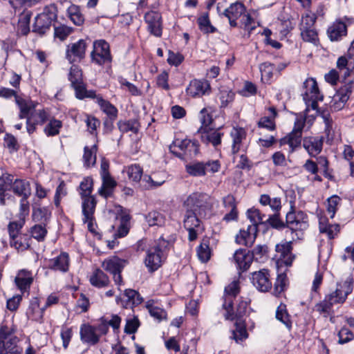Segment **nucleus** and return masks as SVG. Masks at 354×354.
Here are the masks:
<instances>
[{"instance_id": "obj_19", "label": "nucleus", "mask_w": 354, "mask_h": 354, "mask_svg": "<svg viewBox=\"0 0 354 354\" xmlns=\"http://www.w3.org/2000/svg\"><path fill=\"white\" fill-rule=\"evenodd\" d=\"M245 12V8L241 3H232L224 11V15L228 18L230 24L232 27L237 26L236 19L241 17Z\"/></svg>"}, {"instance_id": "obj_28", "label": "nucleus", "mask_w": 354, "mask_h": 354, "mask_svg": "<svg viewBox=\"0 0 354 354\" xmlns=\"http://www.w3.org/2000/svg\"><path fill=\"white\" fill-rule=\"evenodd\" d=\"M10 244L18 251H24L30 247V237L26 234H17L10 237Z\"/></svg>"}, {"instance_id": "obj_42", "label": "nucleus", "mask_w": 354, "mask_h": 354, "mask_svg": "<svg viewBox=\"0 0 354 354\" xmlns=\"http://www.w3.org/2000/svg\"><path fill=\"white\" fill-rule=\"evenodd\" d=\"M286 223L292 230H302L307 227V223L297 219L295 213L289 212L286 215Z\"/></svg>"}, {"instance_id": "obj_64", "label": "nucleus", "mask_w": 354, "mask_h": 354, "mask_svg": "<svg viewBox=\"0 0 354 354\" xmlns=\"http://www.w3.org/2000/svg\"><path fill=\"white\" fill-rule=\"evenodd\" d=\"M302 39L306 42L315 44L317 41V32L314 28L299 29Z\"/></svg>"}, {"instance_id": "obj_23", "label": "nucleus", "mask_w": 354, "mask_h": 354, "mask_svg": "<svg viewBox=\"0 0 354 354\" xmlns=\"http://www.w3.org/2000/svg\"><path fill=\"white\" fill-rule=\"evenodd\" d=\"M127 264V260L120 259L118 257H112L105 259L102 262V266L106 271L113 274L117 272H121Z\"/></svg>"}, {"instance_id": "obj_43", "label": "nucleus", "mask_w": 354, "mask_h": 354, "mask_svg": "<svg viewBox=\"0 0 354 354\" xmlns=\"http://www.w3.org/2000/svg\"><path fill=\"white\" fill-rule=\"evenodd\" d=\"M186 171L192 176H205L203 161L192 162L185 166Z\"/></svg>"}, {"instance_id": "obj_48", "label": "nucleus", "mask_w": 354, "mask_h": 354, "mask_svg": "<svg viewBox=\"0 0 354 354\" xmlns=\"http://www.w3.org/2000/svg\"><path fill=\"white\" fill-rule=\"evenodd\" d=\"M46 225L45 224L40 223L33 225L30 230L31 236L38 241H44L47 234Z\"/></svg>"}, {"instance_id": "obj_53", "label": "nucleus", "mask_w": 354, "mask_h": 354, "mask_svg": "<svg viewBox=\"0 0 354 354\" xmlns=\"http://www.w3.org/2000/svg\"><path fill=\"white\" fill-rule=\"evenodd\" d=\"M118 125L120 131L122 133L131 131L136 133L139 130L138 123L136 120L119 121Z\"/></svg>"}, {"instance_id": "obj_38", "label": "nucleus", "mask_w": 354, "mask_h": 354, "mask_svg": "<svg viewBox=\"0 0 354 354\" xmlns=\"http://www.w3.org/2000/svg\"><path fill=\"white\" fill-rule=\"evenodd\" d=\"M337 67L341 75L346 78L350 76L351 73L354 69V64L351 61H348L345 57H340L337 62Z\"/></svg>"}, {"instance_id": "obj_35", "label": "nucleus", "mask_w": 354, "mask_h": 354, "mask_svg": "<svg viewBox=\"0 0 354 354\" xmlns=\"http://www.w3.org/2000/svg\"><path fill=\"white\" fill-rule=\"evenodd\" d=\"M57 9L54 5L46 6L42 13L38 15L37 24H40L41 20H46V27H50L53 20L57 18Z\"/></svg>"}, {"instance_id": "obj_47", "label": "nucleus", "mask_w": 354, "mask_h": 354, "mask_svg": "<svg viewBox=\"0 0 354 354\" xmlns=\"http://www.w3.org/2000/svg\"><path fill=\"white\" fill-rule=\"evenodd\" d=\"M146 221L150 226H161L165 222V217L160 212L153 211L146 216Z\"/></svg>"}, {"instance_id": "obj_46", "label": "nucleus", "mask_w": 354, "mask_h": 354, "mask_svg": "<svg viewBox=\"0 0 354 354\" xmlns=\"http://www.w3.org/2000/svg\"><path fill=\"white\" fill-rule=\"evenodd\" d=\"M301 136L299 133L292 131L287 138L281 140V144L288 143L291 151H293L297 147L300 146L301 141Z\"/></svg>"}, {"instance_id": "obj_52", "label": "nucleus", "mask_w": 354, "mask_h": 354, "mask_svg": "<svg viewBox=\"0 0 354 354\" xmlns=\"http://www.w3.org/2000/svg\"><path fill=\"white\" fill-rule=\"evenodd\" d=\"M68 13L71 20L76 26H81L84 21V18L78 7L72 6L68 8Z\"/></svg>"}, {"instance_id": "obj_3", "label": "nucleus", "mask_w": 354, "mask_h": 354, "mask_svg": "<svg viewBox=\"0 0 354 354\" xmlns=\"http://www.w3.org/2000/svg\"><path fill=\"white\" fill-rule=\"evenodd\" d=\"M167 245V243L165 240L160 239L153 243L147 250L145 264L149 271L153 272L161 266L162 262V249Z\"/></svg>"}, {"instance_id": "obj_5", "label": "nucleus", "mask_w": 354, "mask_h": 354, "mask_svg": "<svg viewBox=\"0 0 354 354\" xmlns=\"http://www.w3.org/2000/svg\"><path fill=\"white\" fill-rule=\"evenodd\" d=\"M353 291V279L349 278L344 282L337 283L336 289L325 296V298L333 306L343 304L348 295Z\"/></svg>"}, {"instance_id": "obj_12", "label": "nucleus", "mask_w": 354, "mask_h": 354, "mask_svg": "<svg viewBox=\"0 0 354 354\" xmlns=\"http://www.w3.org/2000/svg\"><path fill=\"white\" fill-rule=\"evenodd\" d=\"M251 280L253 285L259 291L267 292L272 287L269 271L266 269H262L259 271L253 272Z\"/></svg>"}, {"instance_id": "obj_13", "label": "nucleus", "mask_w": 354, "mask_h": 354, "mask_svg": "<svg viewBox=\"0 0 354 354\" xmlns=\"http://www.w3.org/2000/svg\"><path fill=\"white\" fill-rule=\"evenodd\" d=\"M145 21L147 24V29L156 37L162 35L161 15L155 11H149L145 15Z\"/></svg>"}, {"instance_id": "obj_27", "label": "nucleus", "mask_w": 354, "mask_h": 354, "mask_svg": "<svg viewBox=\"0 0 354 354\" xmlns=\"http://www.w3.org/2000/svg\"><path fill=\"white\" fill-rule=\"evenodd\" d=\"M68 255L63 252L56 258L49 260L48 266L55 270L66 272L68 269Z\"/></svg>"}, {"instance_id": "obj_8", "label": "nucleus", "mask_w": 354, "mask_h": 354, "mask_svg": "<svg viewBox=\"0 0 354 354\" xmlns=\"http://www.w3.org/2000/svg\"><path fill=\"white\" fill-rule=\"evenodd\" d=\"M86 46L84 39L68 44L66 50V58L70 63L81 61L85 57Z\"/></svg>"}, {"instance_id": "obj_1", "label": "nucleus", "mask_w": 354, "mask_h": 354, "mask_svg": "<svg viewBox=\"0 0 354 354\" xmlns=\"http://www.w3.org/2000/svg\"><path fill=\"white\" fill-rule=\"evenodd\" d=\"M17 103L19 107V118H26V129L29 134H32L36 129V126L43 124L48 119L49 114L44 109H35L36 104L32 101L17 100Z\"/></svg>"}, {"instance_id": "obj_40", "label": "nucleus", "mask_w": 354, "mask_h": 354, "mask_svg": "<svg viewBox=\"0 0 354 354\" xmlns=\"http://www.w3.org/2000/svg\"><path fill=\"white\" fill-rule=\"evenodd\" d=\"M145 306L148 310L150 315L158 321H161L166 318V312L163 309L154 306L153 300H149L147 301Z\"/></svg>"}, {"instance_id": "obj_16", "label": "nucleus", "mask_w": 354, "mask_h": 354, "mask_svg": "<svg viewBox=\"0 0 354 354\" xmlns=\"http://www.w3.org/2000/svg\"><path fill=\"white\" fill-rule=\"evenodd\" d=\"M257 234V228L255 225H248L247 229H242L236 236V241L239 244L245 246H252L254 242Z\"/></svg>"}, {"instance_id": "obj_17", "label": "nucleus", "mask_w": 354, "mask_h": 354, "mask_svg": "<svg viewBox=\"0 0 354 354\" xmlns=\"http://www.w3.org/2000/svg\"><path fill=\"white\" fill-rule=\"evenodd\" d=\"M223 133L221 132L220 129L206 128L201 131V140L207 145H212L214 147L221 143V138Z\"/></svg>"}, {"instance_id": "obj_59", "label": "nucleus", "mask_w": 354, "mask_h": 354, "mask_svg": "<svg viewBox=\"0 0 354 354\" xmlns=\"http://www.w3.org/2000/svg\"><path fill=\"white\" fill-rule=\"evenodd\" d=\"M248 218L251 221L250 225H255L257 227L259 224L264 223V215L260 213V211L257 209H250L247 212Z\"/></svg>"}, {"instance_id": "obj_9", "label": "nucleus", "mask_w": 354, "mask_h": 354, "mask_svg": "<svg viewBox=\"0 0 354 354\" xmlns=\"http://www.w3.org/2000/svg\"><path fill=\"white\" fill-rule=\"evenodd\" d=\"M239 291V283L234 281L225 288V299L223 304V308L226 310L225 318L227 320H234V316L232 311V297H235Z\"/></svg>"}, {"instance_id": "obj_54", "label": "nucleus", "mask_w": 354, "mask_h": 354, "mask_svg": "<svg viewBox=\"0 0 354 354\" xmlns=\"http://www.w3.org/2000/svg\"><path fill=\"white\" fill-rule=\"evenodd\" d=\"M189 140H175L172 144L169 145V151L174 154L176 156L181 158H183V152L185 151V147L184 144L185 145L186 141H189Z\"/></svg>"}, {"instance_id": "obj_41", "label": "nucleus", "mask_w": 354, "mask_h": 354, "mask_svg": "<svg viewBox=\"0 0 354 354\" xmlns=\"http://www.w3.org/2000/svg\"><path fill=\"white\" fill-rule=\"evenodd\" d=\"M62 127V122L60 120L51 118L44 127V132L47 136H55L59 133Z\"/></svg>"}, {"instance_id": "obj_6", "label": "nucleus", "mask_w": 354, "mask_h": 354, "mask_svg": "<svg viewBox=\"0 0 354 354\" xmlns=\"http://www.w3.org/2000/svg\"><path fill=\"white\" fill-rule=\"evenodd\" d=\"M91 57L92 61L98 65L111 62V55L109 44L103 39L95 41Z\"/></svg>"}, {"instance_id": "obj_15", "label": "nucleus", "mask_w": 354, "mask_h": 354, "mask_svg": "<svg viewBox=\"0 0 354 354\" xmlns=\"http://www.w3.org/2000/svg\"><path fill=\"white\" fill-rule=\"evenodd\" d=\"M292 243L285 241L276 245V258L286 266H289L292 264L295 256L292 254Z\"/></svg>"}, {"instance_id": "obj_7", "label": "nucleus", "mask_w": 354, "mask_h": 354, "mask_svg": "<svg viewBox=\"0 0 354 354\" xmlns=\"http://www.w3.org/2000/svg\"><path fill=\"white\" fill-rule=\"evenodd\" d=\"M209 199V197L206 194L194 192L186 198L183 203V207L185 209H191L201 214V211L207 207Z\"/></svg>"}, {"instance_id": "obj_11", "label": "nucleus", "mask_w": 354, "mask_h": 354, "mask_svg": "<svg viewBox=\"0 0 354 354\" xmlns=\"http://www.w3.org/2000/svg\"><path fill=\"white\" fill-rule=\"evenodd\" d=\"M210 91V84L205 80H193L186 88L187 94L193 97L208 95Z\"/></svg>"}, {"instance_id": "obj_33", "label": "nucleus", "mask_w": 354, "mask_h": 354, "mask_svg": "<svg viewBox=\"0 0 354 354\" xmlns=\"http://www.w3.org/2000/svg\"><path fill=\"white\" fill-rule=\"evenodd\" d=\"M18 288L21 290H26L28 288L32 282V274L26 270H21L18 272L15 279Z\"/></svg>"}, {"instance_id": "obj_25", "label": "nucleus", "mask_w": 354, "mask_h": 354, "mask_svg": "<svg viewBox=\"0 0 354 354\" xmlns=\"http://www.w3.org/2000/svg\"><path fill=\"white\" fill-rule=\"evenodd\" d=\"M13 181L14 178L10 174L4 173L0 176V204H6V198L9 196L6 192L12 188Z\"/></svg>"}, {"instance_id": "obj_14", "label": "nucleus", "mask_w": 354, "mask_h": 354, "mask_svg": "<svg viewBox=\"0 0 354 354\" xmlns=\"http://www.w3.org/2000/svg\"><path fill=\"white\" fill-rule=\"evenodd\" d=\"M346 21L350 23L351 19L344 17V20H336L327 30L328 35L331 41H338L347 32Z\"/></svg>"}, {"instance_id": "obj_10", "label": "nucleus", "mask_w": 354, "mask_h": 354, "mask_svg": "<svg viewBox=\"0 0 354 354\" xmlns=\"http://www.w3.org/2000/svg\"><path fill=\"white\" fill-rule=\"evenodd\" d=\"M82 198V213L84 215L83 221L88 225V230L93 232L94 212L95 209L96 201L93 196L84 197Z\"/></svg>"}, {"instance_id": "obj_2", "label": "nucleus", "mask_w": 354, "mask_h": 354, "mask_svg": "<svg viewBox=\"0 0 354 354\" xmlns=\"http://www.w3.org/2000/svg\"><path fill=\"white\" fill-rule=\"evenodd\" d=\"M304 92L303 100L305 102L306 108L305 109L306 114L313 110L317 112V102L323 100V95L320 93L317 83L314 78H308L304 82L303 85Z\"/></svg>"}, {"instance_id": "obj_32", "label": "nucleus", "mask_w": 354, "mask_h": 354, "mask_svg": "<svg viewBox=\"0 0 354 354\" xmlns=\"http://www.w3.org/2000/svg\"><path fill=\"white\" fill-rule=\"evenodd\" d=\"M92 286L101 288L109 286L110 281L108 276L100 269H96L90 277Z\"/></svg>"}, {"instance_id": "obj_24", "label": "nucleus", "mask_w": 354, "mask_h": 354, "mask_svg": "<svg viewBox=\"0 0 354 354\" xmlns=\"http://www.w3.org/2000/svg\"><path fill=\"white\" fill-rule=\"evenodd\" d=\"M95 99L102 111L107 115L111 120H114L116 119L118 116V109L113 104L104 100L100 95H97Z\"/></svg>"}, {"instance_id": "obj_58", "label": "nucleus", "mask_w": 354, "mask_h": 354, "mask_svg": "<svg viewBox=\"0 0 354 354\" xmlns=\"http://www.w3.org/2000/svg\"><path fill=\"white\" fill-rule=\"evenodd\" d=\"M315 21V15L311 12H306L301 17L299 29L313 28Z\"/></svg>"}, {"instance_id": "obj_4", "label": "nucleus", "mask_w": 354, "mask_h": 354, "mask_svg": "<svg viewBox=\"0 0 354 354\" xmlns=\"http://www.w3.org/2000/svg\"><path fill=\"white\" fill-rule=\"evenodd\" d=\"M18 342L19 339L8 327H1L0 354H22V348L18 346Z\"/></svg>"}, {"instance_id": "obj_57", "label": "nucleus", "mask_w": 354, "mask_h": 354, "mask_svg": "<svg viewBox=\"0 0 354 354\" xmlns=\"http://www.w3.org/2000/svg\"><path fill=\"white\" fill-rule=\"evenodd\" d=\"M348 100V97L347 95L337 91L336 94L333 96L331 106L335 111L341 110L344 106Z\"/></svg>"}, {"instance_id": "obj_50", "label": "nucleus", "mask_w": 354, "mask_h": 354, "mask_svg": "<svg viewBox=\"0 0 354 354\" xmlns=\"http://www.w3.org/2000/svg\"><path fill=\"white\" fill-rule=\"evenodd\" d=\"M342 199L337 195H333L327 199L326 210L331 218H334Z\"/></svg>"}, {"instance_id": "obj_31", "label": "nucleus", "mask_w": 354, "mask_h": 354, "mask_svg": "<svg viewBox=\"0 0 354 354\" xmlns=\"http://www.w3.org/2000/svg\"><path fill=\"white\" fill-rule=\"evenodd\" d=\"M268 111L270 113V115L261 118L258 122V127L269 131H274L276 127L274 119L277 116V112L274 106L269 107Z\"/></svg>"}, {"instance_id": "obj_55", "label": "nucleus", "mask_w": 354, "mask_h": 354, "mask_svg": "<svg viewBox=\"0 0 354 354\" xmlns=\"http://www.w3.org/2000/svg\"><path fill=\"white\" fill-rule=\"evenodd\" d=\"M96 146L93 145L92 148L89 149L87 147H84V153L83 156V159L84 161V165L89 167L95 165L96 161Z\"/></svg>"}, {"instance_id": "obj_30", "label": "nucleus", "mask_w": 354, "mask_h": 354, "mask_svg": "<svg viewBox=\"0 0 354 354\" xmlns=\"http://www.w3.org/2000/svg\"><path fill=\"white\" fill-rule=\"evenodd\" d=\"M319 228L321 233L326 234L329 239H333L339 232L338 224H330L325 217L319 218Z\"/></svg>"}, {"instance_id": "obj_51", "label": "nucleus", "mask_w": 354, "mask_h": 354, "mask_svg": "<svg viewBox=\"0 0 354 354\" xmlns=\"http://www.w3.org/2000/svg\"><path fill=\"white\" fill-rule=\"evenodd\" d=\"M333 305L326 299L315 304L314 310L322 315L324 317L330 315Z\"/></svg>"}, {"instance_id": "obj_20", "label": "nucleus", "mask_w": 354, "mask_h": 354, "mask_svg": "<svg viewBox=\"0 0 354 354\" xmlns=\"http://www.w3.org/2000/svg\"><path fill=\"white\" fill-rule=\"evenodd\" d=\"M237 268L241 271L247 270L252 262V255L245 250H237L233 257Z\"/></svg>"}, {"instance_id": "obj_37", "label": "nucleus", "mask_w": 354, "mask_h": 354, "mask_svg": "<svg viewBox=\"0 0 354 354\" xmlns=\"http://www.w3.org/2000/svg\"><path fill=\"white\" fill-rule=\"evenodd\" d=\"M197 214L198 212H194L193 210L185 209V213L184 216V227L187 230H192L193 228L200 227V220L198 219Z\"/></svg>"}, {"instance_id": "obj_45", "label": "nucleus", "mask_w": 354, "mask_h": 354, "mask_svg": "<svg viewBox=\"0 0 354 354\" xmlns=\"http://www.w3.org/2000/svg\"><path fill=\"white\" fill-rule=\"evenodd\" d=\"M71 85L75 89V95L78 99H83L84 97L95 98L97 96L94 91H86L82 81L77 82V84H72Z\"/></svg>"}, {"instance_id": "obj_39", "label": "nucleus", "mask_w": 354, "mask_h": 354, "mask_svg": "<svg viewBox=\"0 0 354 354\" xmlns=\"http://www.w3.org/2000/svg\"><path fill=\"white\" fill-rule=\"evenodd\" d=\"M32 217L34 221L46 225L50 217V212L46 207L35 208L32 211Z\"/></svg>"}, {"instance_id": "obj_61", "label": "nucleus", "mask_w": 354, "mask_h": 354, "mask_svg": "<svg viewBox=\"0 0 354 354\" xmlns=\"http://www.w3.org/2000/svg\"><path fill=\"white\" fill-rule=\"evenodd\" d=\"M127 173L129 179L138 182L142 175V169L138 165H132L127 167Z\"/></svg>"}, {"instance_id": "obj_63", "label": "nucleus", "mask_w": 354, "mask_h": 354, "mask_svg": "<svg viewBox=\"0 0 354 354\" xmlns=\"http://www.w3.org/2000/svg\"><path fill=\"white\" fill-rule=\"evenodd\" d=\"M259 70L261 73L262 80H265L266 82H268L272 77L274 66L270 62H264L260 64Z\"/></svg>"}, {"instance_id": "obj_56", "label": "nucleus", "mask_w": 354, "mask_h": 354, "mask_svg": "<svg viewBox=\"0 0 354 354\" xmlns=\"http://www.w3.org/2000/svg\"><path fill=\"white\" fill-rule=\"evenodd\" d=\"M198 24L200 30L205 33L214 32L216 31V28L210 24L207 13L203 14L198 19Z\"/></svg>"}, {"instance_id": "obj_29", "label": "nucleus", "mask_w": 354, "mask_h": 354, "mask_svg": "<svg viewBox=\"0 0 354 354\" xmlns=\"http://www.w3.org/2000/svg\"><path fill=\"white\" fill-rule=\"evenodd\" d=\"M80 337L82 342L95 344L99 341V336L96 334L95 328L90 326L84 324L80 328Z\"/></svg>"}, {"instance_id": "obj_22", "label": "nucleus", "mask_w": 354, "mask_h": 354, "mask_svg": "<svg viewBox=\"0 0 354 354\" xmlns=\"http://www.w3.org/2000/svg\"><path fill=\"white\" fill-rule=\"evenodd\" d=\"M118 304L121 302V304L126 308H132L133 306H137L141 304L143 301L142 297L136 290L133 289H127L124 293L123 299L117 298Z\"/></svg>"}, {"instance_id": "obj_18", "label": "nucleus", "mask_w": 354, "mask_h": 354, "mask_svg": "<svg viewBox=\"0 0 354 354\" xmlns=\"http://www.w3.org/2000/svg\"><path fill=\"white\" fill-rule=\"evenodd\" d=\"M246 131L242 127H233L230 131L232 139V152L238 153L243 146V142L246 139Z\"/></svg>"}, {"instance_id": "obj_44", "label": "nucleus", "mask_w": 354, "mask_h": 354, "mask_svg": "<svg viewBox=\"0 0 354 354\" xmlns=\"http://www.w3.org/2000/svg\"><path fill=\"white\" fill-rule=\"evenodd\" d=\"M184 146L185 149L183 153H182L183 158H181V159L193 158L198 153L199 146L197 142L189 140L185 142Z\"/></svg>"}, {"instance_id": "obj_26", "label": "nucleus", "mask_w": 354, "mask_h": 354, "mask_svg": "<svg viewBox=\"0 0 354 354\" xmlns=\"http://www.w3.org/2000/svg\"><path fill=\"white\" fill-rule=\"evenodd\" d=\"M12 192L22 198H29L31 194L30 185L28 181L15 179L12 185Z\"/></svg>"}, {"instance_id": "obj_62", "label": "nucleus", "mask_w": 354, "mask_h": 354, "mask_svg": "<svg viewBox=\"0 0 354 354\" xmlns=\"http://www.w3.org/2000/svg\"><path fill=\"white\" fill-rule=\"evenodd\" d=\"M197 254L202 262H207L210 259L211 252L207 241H203L198 247Z\"/></svg>"}, {"instance_id": "obj_21", "label": "nucleus", "mask_w": 354, "mask_h": 354, "mask_svg": "<svg viewBox=\"0 0 354 354\" xmlns=\"http://www.w3.org/2000/svg\"><path fill=\"white\" fill-rule=\"evenodd\" d=\"M303 146L311 156H316L322 150V137H306L304 138Z\"/></svg>"}, {"instance_id": "obj_34", "label": "nucleus", "mask_w": 354, "mask_h": 354, "mask_svg": "<svg viewBox=\"0 0 354 354\" xmlns=\"http://www.w3.org/2000/svg\"><path fill=\"white\" fill-rule=\"evenodd\" d=\"M102 185L98 192L100 196L107 198L111 196L113 189L116 186V182L111 177L110 174L101 176Z\"/></svg>"}, {"instance_id": "obj_60", "label": "nucleus", "mask_w": 354, "mask_h": 354, "mask_svg": "<svg viewBox=\"0 0 354 354\" xmlns=\"http://www.w3.org/2000/svg\"><path fill=\"white\" fill-rule=\"evenodd\" d=\"M205 176L207 174H214L218 172L221 169V162L218 160H209L203 162Z\"/></svg>"}, {"instance_id": "obj_49", "label": "nucleus", "mask_w": 354, "mask_h": 354, "mask_svg": "<svg viewBox=\"0 0 354 354\" xmlns=\"http://www.w3.org/2000/svg\"><path fill=\"white\" fill-rule=\"evenodd\" d=\"M276 318L282 322L287 328L291 327V322L288 314L286 305L281 304L276 310Z\"/></svg>"}, {"instance_id": "obj_36", "label": "nucleus", "mask_w": 354, "mask_h": 354, "mask_svg": "<svg viewBox=\"0 0 354 354\" xmlns=\"http://www.w3.org/2000/svg\"><path fill=\"white\" fill-rule=\"evenodd\" d=\"M235 328L232 330L231 338L235 340L236 343H241L248 337L245 324L238 319L235 322Z\"/></svg>"}]
</instances>
